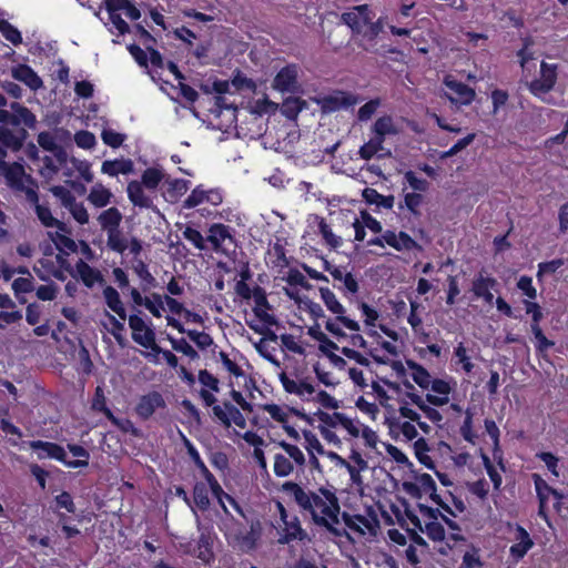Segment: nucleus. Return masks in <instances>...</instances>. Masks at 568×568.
Wrapping results in <instances>:
<instances>
[{
    "label": "nucleus",
    "instance_id": "nucleus-1",
    "mask_svg": "<svg viewBox=\"0 0 568 568\" xmlns=\"http://www.w3.org/2000/svg\"><path fill=\"white\" fill-rule=\"evenodd\" d=\"M286 497L287 503H293L304 516H310L312 521L333 536H343V530L336 525L339 524L341 505L333 487L320 486L315 490L287 480L280 489Z\"/></svg>",
    "mask_w": 568,
    "mask_h": 568
},
{
    "label": "nucleus",
    "instance_id": "nucleus-2",
    "mask_svg": "<svg viewBox=\"0 0 568 568\" xmlns=\"http://www.w3.org/2000/svg\"><path fill=\"white\" fill-rule=\"evenodd\" d=\"M163 179L164 172L162 169L148 168L143 171L140 182L133 180L128 183V199L134 206L156 211V206L153 204L152 199L144 193L143 187L155 190Z\"/></svg>",
    "mask_w": 568,
    "mask_h": 568
},
{
    "label": "nucleus",
    "instance_id": "nucleus-3",
    "mask_svg": "<svg viewBox=\"0 0 568 568\" xmlns=\"http://www.w3.org/2000/svg\"><path fill=\"white\" fill-rule=\"evenodd\" d=\"M558 79V65L556 63H547L541 61L539 77L531 80L527 88L529 92L547 104L552 103V99L547 94L554 90Z\"/></svg>",
    "mask_w": 568,
    "mask_h": 568
},
{
    "label": "nucleus",
    "instance_id": "nucleus-4",
    "mask_svg": "<svg viewBox=\"0 0 568 568\" xmlns=\"http://www.w3.org/2000/svg\"><path fill=\"white\" fill-rule=\"evenodd\" d=\"M29 446L33 450H38V458H52L55 459L69 468H83L87 467L85 460H69L64 448L53 442L44 440H31Z\"/></svg>",
    "mask_w": 568,
    "mask_h": 568
},
{
    "label": "nucleus",
    "instance_id": "nucleus-5",
    "mask_svg": "<svg viewBox=\"0 0 568 568\" xmlns=\"http://www.w3.org/2000/svg\"><path fill=\"white\" fill-rule=\"evenodd\" d=\"M129 326L132 329V339L144 348L151 349L158 355L161 347L155 342V332L152 326L146 325L138 314L129 316Z\"/></svg>",
    "mask_w": 568,
    "mask_h": 568
},
{
    "label": "nucleus",
    "instance_id": "nucleus-6",
    "mask_svg": "<svg viewBox=\"0 0 568 568\" xmlns=\"http://www.w3.org/2000/svg\"><path fill=\"white\" fill-rule=\"evenodd\" d=\"M223 200L224 192L221 187H206L204 184H199L183 201L182 207L190 210L204 203L219 206L222 204Z\"/></svg>",
    "mask_w": 568,
    "mask_h": 568
},
{
    "label": "nucleus",
    "instance_id": "nucleus-7",
    "mask_svg": "<svg viewBox=\"0 0 568 568\" xmlns=\"http://www.w3.org/2000/svg\"><path fill=\"white\" fill-rule=\"evenodd\" d=\"M276 508L280 515V519L284 527L278 538L280 544H290L294 540H304L307 537L306 531L302 528L297 516L288 518L287 510L282 501H276Z\"/></svg>",
    "mask_w": 568,
    "mask_h": 568
},
{
    "label": "nucleus",
    "instance_id": "nucleus-8",
    "mask_svg": "<svg viewBox=\"0 0 568 568\" xmlns=\"http://www.w3.org/2000/svg\"><path fill=\"white\" fill-rule=\"evenodd\" d=\"M10 109L12 112L0 109V123L12 128L20 126L21 124L28 129L36 126L37 118L27 106L19 102H11Z\"/></svg>",
    "mask_w": 568,
    "mask_h": 568
},
{
    "label": "nucleus",
    "instance_id": "nucleus-9",
    "mask_svg": "<svg viewBox=\"0 0 568 568\" xmlns=\"http://www.w3.org/2000/svg\"><path fill=\"white\" fill-rule=\"evenodd\" d=\"M300 68L295 63L283 67L274 77L272 87L281 93H297L301 90L298 83Z\"/></svg>",
    "mask_w": 568,
    "mask_h": 568
},
{
    "label": "nucleus",
    "instance_id": "nucleus-10",
    "mask_svg": "<svg viewBox=\"0 0 568 568\" xmlns=\"http://www.w3.org/2000/svg\"><path fill=\"white\" fill-rule=\"evenodd\" d=\"M27 129L17 126L14 130H11L7 124H0V158H7L8 149L13 152L22 149L28 138Z\"/></svg>",
    "mask_w": 568,
    "mask_h": 568
},
{
    "label": "nucleus",
    "instance_id": "nucleus-11",
    "mask_svg": "<svg viewBox=\"0 0 568 568\" xmlns=\"http://www.w3.org/2000/svg\"><path fill=\"white\" fill-rule=\"evenodd\" d=\"M166 408V402L163 395L158 390L141 395L134 407L136 416L143 420H149L158 409Z\"/></svg>",
    "mask_w": 568,
    "mask_h": 568
},
{
    "label": "nucleus",
    "instance_id": "nucleus-12",
    "mask_svg": "<svg viewBox=\"0 0 568 568\" xmlns=\"http://www.w3.org/2000/svg\"><path fill=\"white\" fill-rule=\"evenodd\" d=\"M0 173L4 176L7 184L13 191L24 189V180L34 183L31 175H27L24 168L19 162L8 163L6 158H0Z\"/></svg>",
    "mask_w": 568,
    "mask_h": 568
},
{
    "label": "nucleus",
    "instance_id": "nucleus-13",
    "mask_svg": "<svg viewBox=\"0 0 568 568\" xmlns=\"http://www.w3.org/2000/svg\"><path fill=\"white\" fill-rule=\"evenodd\" d=\"M444 84L450 91L446 97L453 104L469 105L475 100V90L452 75L445 77Z\"/></svg>",
    "mask_w": 568,
    "mask_h": 568
},
{
    "label": "nucleus",
    "instance_id": "nucleus-14",
    "mask_svg": "<svg viewBox=\"0 0 568 568\" xmlns=\"http://www.w3.org/2000/svg\"><path fill=\"white\" fill-rule=\"evenodd\" d=\"M320 294L327 310L337 316V321H341L343 327L352 332H359L361 327L358 322L345 316L344 306L338 302L335 294L328 287H321Z\"/></svg>",
    "mask_w": 568,
    "mask_h": 568
},
{
    "label": "nucleus",
    "instance_id": "nucleus-15",
    "mask_svg": "<svg viewBox=\"0 0 568 568\" xmlns=\"http://www.w3.org/2000/svg\"><path fill=\"white\" fill-rule=\"evenodd\" d=\"M536 497L538 500V516L549 525V498L552 496V488L539 474H532Z\"/></svg>",
    "mask_w": 568,
    "mask_h": 568
},
{
    "label": "nucleus",
    "instance_id": "nucleus-16",
    "mask_svg": "<svg viewBox=\"0 0 568 568\" xmlns=\"http://www.w3.org/2000/svg\"><path fill=\"white\" fill-rule=\"evenodd\" d=\"M384 240L388 246L397 252L423 251V246L405 231L386 230L384 231Z\"/></svg>",
    "mask_w": 568,
    "mask_h": 568
},
{
    "label": "nucleus",
    "instance_id": "nucleus-17",
    "mask_svg": "<svg viewBox=\"0 0 568 568\" xmlns=\"http://www.w3.org/2000/svg\"><path fill=\"white\" fill-rule=\"evenodd\" d=\"M52 193L62 199V203L69 209L72 217L81 225L89 223V213L82 202H77L75 197L62 186H54Z\"/></svg>",
    "mask_w": 568,
    "mask_h": 568
},
{
    "label": "nucleus",
    "instance_id": "nucleus-18",
    "mask_svg": "<svg viewBox=\"0 0 568 568\" xmlns=\"http://www.w3.org/2000/svg\"><path fill=\"white\" fill-rule=\"evenodd\" d=\"M372 10L368 4L355 6L351 11L342 13L341 20L355 34L363 32V27L369 23Z\"/></svg>",
    "mask_w": 568,
    "mask_h": 568
},
{
    "label": "nucleus",
    "instance_id": "nucleus-19",
    "mask_svg": "<svg viewBox=\"0 0 568 568\" xmlns=\"http://www.w3.org/2000/svg\"><path fill=\"white\" fill-rule=\"evenodd\" d=\"M403 487L407 494L415 498H422L424 494H428L433 499L437 494L436 483L429 474L423 473L415 477V481H405Z\"/></svg>",
    "mask_w": 568,
    "mask_h": 568
},
{
    "label": "nucleus",
    "instance_id": "nucleus-20",
    "mask_svg": "<svg viewBox=\"0 0 568 568\" xmlns=\"http://www.w3.org/2000/svg\"><path fill=\"white\" fill-rule=\"evenodd\" d=\"M322 112L333 113L343 108H348L355 103V99L351 93L344 91H335L333 94L324 95L317 101Z\"/></svg>",
    "mask_w": 568,
    "mask_h": 568
},
{
    "label": "nucleus",
    "instance_id": "nucleus-21",
    "mask_svg": "<svg viewBox=\"0 0 568 568\" xmlns=\"http://www.w3.org/2000/svg\"><path fill=\"white\" fill-rule=\"evenodd\" d=\"M206 241L211 243L212 248L215 252L223 253H226V251L222 247L225 241L235 244V237L232 234V229L223 223H213L212 225H210Z\"/></svg>",
    "mask_w": 568,
    "mask_h": 568
},
{
    "label": "nucleus",
    "instance_id": "nucleus-22",
    "mask_svg": "<svg viewBox=\"0 0 568 568\" xmlns=\"http://www.w3.org/2000/svg\"><path fill=\"white\" fill-rule=\"evenodd\" d=\"M498 282L493 276H485L484 271H480L471 283V292L477 298H483L486 303L491 304L494 295L491 290H495Z\"/></svg>",
    "mask_w": 568,
    "mask_h": 568
},
{
    "label": "nucleus",
    "instance_id": "nucleus-23",
    "mask_svg": "<svg viewBox=\"0 0 568 568\" xmlns=\"http://www.w3.org/2000/svg\"><path fill=\"white\" fill-rule=\"evenodd\" d=\"M261 537L260 521L252 523L250 530L246 532H239L234 536V546L244 554H248L256 549L257 541Z\"/></svg>",
    "mask_w": 568,
    "mask_h": 568
},
{
    "label": "nucleus",
    "instance_id": "nucleus-24",
    "mask_svg": "<svg viewBox=\"0 0 568 568\" xmlns=\"http://www.w3.org/2000/svg\"><path fill=\"white\" fill-rule=\"evenodd\" d=\"M71 275L78 277L88 288H92L97 283L102 284L104 282L102 273L82 258L75 263V272H72Z\"/></svg>",
    "mask_w": 568,
    "mask_h": 568
},
{
    "label": "nucleus",
    "instance_id": "nucleus-25",
    "mask_svg": "<svg viewBox=\"0 0 568 568\" xmlns=\"http://www.w3.org/2000/svg\"><path fill=\"white\" fill-rule=\"evenodd\" d=\"M199 529L200 536L196 541V557L205 564H211L214 559V532L212 528Z\"/></svg>",
    "mask_w": 568,
    "mask_h": 568
},
{
    "label": "nucleus",
    "instance_id": "nucleus-26",
    "mask_svg": "<svg viewBox=\"0 0 568 568\" xmlns=\"http://www.w3.org/2000/svg\"><path fill=\"white\" fill-rule=\"evenodd\" d=\"M12 78L24 83L29 89L37 91L43 87L42 79L28 64L21 63L12 68Z\"/></svg>",
    "mask_w": 568,
    "mask_h": 568
},
{
    "label": "nucleus",
    "instance_id": "nucleus-27",
    "mask_svg": "<svg viewBox=\"0 0 568 568\" xmlns=\"http://www.w3.org/2000/svg\"><path fill=\"white\" fill-rule=\"evenodd\" d=\"M516 540L518 542L510 546L509 554L515 560H520L532 548L534 541L529 532L520 525H516Z\"/></svg>",
    "mask_w": 568,
    "mask_h": 568
},
{
    "label": "nucleus",
    "instance_id": "nucleus-28",
    "mask_svg": "<svg viewBox=\"0 0 568 568\" xmlns=\"http://www.w3.org/2000/svg\"><path fill=\"white\" fill-rule=\"evenodd\" d=\"M211 500L206 484L196 481L193 486V496L191 499V510L199 518L196 510L206 511L210 508Z\"/></svg>",
    "mask_w": 568,
    "mask_h": 568
},
{
    "label": "nucleus",
    "instance_id": "nucleus-29",
    "mask_svg": "<svg viewBox=\"0 0 568 568\" xmlns=\"http://www.w3.org/2000/svg\"><path fill=\"white\" fill-rule=\"evenodd\" d=\"M213 415L225 427H230L232 423L240 428L246 427V419L237 407L231 409V413L227 414L222 406H213Z\"/></svg>",
    "mask_w": 568,
    "mask_h": 568
},
{
    "label": "nucleus",
    "instance_id": "nucleus-30",
    "mask_svg": "<svg viewBox=\"0 0 568 568\" xmlns=\"http://www.w3.org/2000/svg\"><path fill=\"white\" fill-rule=\"evenodd\" d=\"M113 194L102 183H95L88 194L87 200L97 209H102L112 202Z\"/></svg>",
    "mask_w": 568,
    "mask_h": 568
},
{
    "label": "nucleus",
    "instance_id": "nucleus-31",
    "mask_svg": "<svg viewBox=\"0 0 568 568\" xmlns=\"http://www.w3.org/2000/svg\"><path fill=\"white\" fill-rule=\"evenodd\" d=\"M372 133L374 138L384 143L387 135H395L398 133V130L390 115H383L374 122Z\"/></svg>",
    "mask_w": 568,
    "mask_h": 568
},
{
    "label": "nucleus",
    "instance_id": "nucleus-32",
    "mask_svg": "<svg viewBox=\"0 0 568 568\" xmlns=\"http://www.w3.org/2000/svg\"><path fill=\"white\" fill-rule=\"evenodd\" d=\"M412 524L422 532H425L433 541H443L445 539L444 526L438 521H428L425 527L422 526L419 518L416 515L409 516Z\"/></svg>",
    "mask_w": 568,
    "mask_h": 568
},
{
    "label": "nucleus",
    "instance_id": "nucleus-33",
    "mask_svg": "<svg viewBox=\"0 0 568 568\" xmlns=\"http://www.w3.org/2000/svg\"><path fill=\"white\" fill-rule=\"evenodd\" d=\"M123 215L115 206L102 211L97 220L101 229L105 232L121 226Z\"/></svg>",
    "mask_w": 568,
    "mask_h": 568
},
{
    "label": "nucleus",
    "instance_id": "nucleus-34",
    "mask_svg": "<svg viewBox=\"0 0 568 568\" xmlns=\"http://www.w3.org/2000/svg\"><path fill=\"white\" fill-rule=\"evenodd\" d=\"M362 196L367 204H374L386 210H392L395 202L394 195H383L373 187H365Z\"/></svg>",
    "mask_w": 568,
    "mask_h": 568
},
{
    "label": "nucleus",
    "instance_id": "nucleus-35",
    "mask_svg": "<svg viewBox=\"0 0 568 568\" xmlns=\"http://www.w3.org/2000/svg\"><path fill=\"white\" fill-rule=\"evenodd\" d=\"M101 171L110 176L129 174L133 171V162L130 159L106 160L102 163Z\"/></svg>",
    "mask_w": 568,
    "mask_h": 568
},
{
    "label": "nucleus",
    "instance_id": "nucleus-36",
    "mask_svg": "<svg viewBox=\"0 0 568 568\" xmlns=\"http://www.w3.org/2000/svg\"><path fill=\"white\" fill-rule=\"evenodd\" d=\"M103 297L106 306L124 321L128 315L119 292L112 286H106L103 290Z\"/></svg>",
    "mask_w": 568,
    "mask_h": 568
},
{
    "label": "nucleus",
    "instance_id": "nucleus-37",
    "mask_svg": "<svg viewBox=\"0 0 568 568\" xmlns=\"http://www.w3.org/2000/svg\"><path fill=\"white\" fill-rule=\"evenodd\" d=\"M252 297L254 298V302L256 304V307L254 308L255 315L267 324H274L275 323L274 317L272 315H270L268 313H266L265 311L261 310V307L270 306L264 288L256 285L253 288Z\"/></svg>",
    "mask_w": 568,
    "mask_h": 568
},
{
    "label": "nucleus",
    "instance_id": "nucleus-38",
    "mask_svg": "<svg viewBox=\"0 0 568 568\" xmlns=\"http://www.w3.org/2000/svg\"><path fill=\"white\" fill-rule=\"evenodd\" d=\"M37 217L41 222V224L45 227H57L59 231H62L63 233H69V229L67 227L65 223L57 220L52 213L49 206L37 204V207H34Z\"/></svg>",
    "mask_w": 568,
    "mask_h": 568
},
{
    "label": "nucleus",
    "instance_id": "nucleus-39",
    "mask_svg": "<svg viewBox=\"0 0 568 568\" xmlns=\"http://www.w3.org/2000/svg\"><path fill=\"white\" fill-rule=\"evenodd\" d=\"M484 425H485V429H486L488 436L493 440L494 457L498 458V465L500 466L501 470H505V465L503 462L500 443H499L500 430L494 419L486 418L484 420Z\"/></svg>",
    "mask_w": 568,
    "mask_h": 568
},
{
    "label": "nucleus",
    "instance_id": "nucleus-40",
    "mask_svg": "<svg viewBox=\"0 0 568 568\" xmlns=\"http://www.w3.org/2000/svg\"><path fill=\"white\" fill-rule=\"evenodd\" d=\"M307 106L305 100L298 97H288L283 100L281 105L282 114L288 120H295L298 113Z\"/></svg>",
    "mask_w": 568,
    "mask_h": 568
},
{
    "label": "nucleus",
    "instance_id": "nucleus-41",
    "mask_svg": "<svg viewBox=\"0 0 568 568\" xmlns=\"http://www.w3.org/2000/svg\"><path fill=\"white\" fill-rule=\"evenodd\" d=\"M61 232L62 231L49 233V236L55 245V248L65 255H69L70 253H75L78 251V245L75 241Z\"/></svg>",
    "mask_w": 568,
    "mask_h": 568
},
{
    "label": "nucleus",
    "instance_id": "nucleus-42",
    "mask_svg": "<svg viewBox=\"0 0 568 568\" xmlns=\"http://www.w3.org/2000/svg\"><path fill=\"white\" fill-rule=\"evenodd\" d=\"M407 366L412 371L413 381L420 388L428 389L433 379L430 373L423 365L414 361H407Z\"/></svg>",
    "mask_w": 568,
    "mask_h": 568
},
{
    "label": "nucleus",
    "instance_id": "nucleus-43",
    "mask_svg": "<svg viewBox=\"0 0 568 568\" xmlns=\"http://www.w3.org/2000/svg\"><path fill=\"white\" fill-rule=\"evenodd\" d=\"M190 187V181L184 179H173L168 181L166 195L168 200L172 203L176 202L184 195Z\"/></svg>",
    "mask_w": 568,
    "mask_h": 568
},
{
    "label": "nucleus",
    "instance_id": "nucleus-44",
    "mask_svg": "<svg viewBox=\"0 0 568 568\" xmlns=\"http://www.w3.org/2000/svg\"><path fill=\"white\" fill-rule=\"evenodd\" d=\"M106 245L108 247L119 254H123L128 248V241L124 237L120 227L110 230L106 232Z\"/></svg>",
    "mask_w": 568,
    "mask_h": 568
},
{
    "label": "nucleus",
    "instance_id": "nucleus-45",
    "mask_svg": "<svg viewBox=\"0 0 568 568\" xmlns=\"http://www.w3.org/2000/svg\"><path fill=\"white\" fill-rule=\"evenodd\" d=\"M530 328L536 338V353L540 356H545V354L555 345V343L546 337L540 325H530Z\"/></svg>",
    "mask_w": 568,
    "mask_h": 568
},
{
    "label": "nucleus",
    "instance_id": "nucleus-46",
    "mask_svg": "<svg viewBox=\"0 0 568 568\" xmlns=\"http://www.w3.org/2000/svg\"><path fill=\"white\" fill-rule=\"evenodd\" d=\"M473 418L474 413L471 409L467 408L465 410V418L463 424L460 425L459 433L464 440L467 443L475 445L476 439L478 438L477 434L473 430Z\"/></svg>",
    "mask_w": 568,
    "mask_h": 568
},
{
    "label": "nucleus",
    "instance_id": "nucleus-47",
    "mask_svg": "<svg viewBox=\"0 0 568 568\" xmlns=\"http://www.w3.org/2000/svg\"><path fill=\"white\" fill-rule=\"evenodd\" d=\"M273 470L277 477H287L294 470L293 462L283 454H275Z\"/></svg>",
    "mask_w": 568,
    "mask_h": 568
},
{
    "label": "nucleus",
    "instance_id": "nucleus-48",
    "mask_svg": "<svg viewBox=\"0 0 568 568\" xmlns=\"http://www.w3.org/2000/svg\"><path fill=\"white\" fill-rule=\"evenodd\" d=\"M383 149L384 143L381 140H377L376 138L372 136L366 143H364L359 148L358 154L361 159L368 161L373 159Z\"/></svg>",
    "mask_w": 568,
    "mask_h": 568
},
{
    "label": "nucleus",
    "instance_id": "nucleus-49",
    "mask_svg": "<svg viewBox=\"0 0 568 568\" xmlns=\"http://www.w3.org/2000/svg\"><path fill=\"white\" fill-rule=\"evenodd\" d=\"M318 231L325 243L331 248H338L342 245V239L333 233L331 226L326 223L324 217L320 219Z\"/></svg>",
    "mask_w": 568,
    "mask_h": 568
},
{
    "label": "nucleus",
    "instance_id": "nucleus-50",
    "mask_svg": "<svg viewBox=\"0 0 568 568\" xmlns=\"http://www.w3.org/2000/svg\"><path fill=\"white\" fill-rule=\"evenodd\" d=\"M168 341L170 342L172 348L175 352H180L183 355L187 356L190 359H197L199 353L186 342L185 338H175L171 335H168Z\"/></svg>",
    "mask_w": 568,
    "mask_h": 568
},
{
    "label": "nucleus",
    "instance_id": "nucleus-51",
    "mask_svg": "<svg viewBox=\"0 0 568 568\" xmlns=\"http://www.w3.org/2000/svg\"><path fill=\"white\" fill-rule=\"evenodd\" d=\"M186 448H187V454H189L190 458L194 463L195 467L199 469L201 476L205 480H209L211 477H213L214 475L206 467L205 463L203 462V459L200 456V453L190 442H187Z\"/></svg>",
    "mask_w": 568,
    "mask_h": 568
},
{
    "label": "nucleus",
    "instance_id": "nucleus-52",
    "mask_svg": "<svg viewBox=\"0 0 568 568\" xmlns=\"http://www.w3.org/2000/svg\"><path fill=\"white\" fill-rule=\"evenodd\" d=\"M315 415L320 422V426L328 427V429H338L343 417V413L338 412H334L331 414L323 410H318Z\"/></svg>",
    "mask_w": 568,
    "mask_h": 568
},
{
    "label": "nucleus",
    "instance_id": "nucleus-53",
    "mask_svg": "<svg viewBox=\"0 0 568 568\" xmlns=\"http://www.w3.org/2000/svg\"><path fill=\"white\" fill-rule=\"evenodd\" d=\"M0 32L4 39L11 42L13 45H19L22 43L21 32L4 19L0 21Z\"/></svg>",
    "mask_w": 568,
    "mask_h": 568
},
{
    "label": "nucleus",
    "instance_id": "nucleus-54",
    "mask_svg": "<svg viewBox=\"0 0 568 568\" xmlns=\"http://www.w3.org/2000/svg\"><path fill=\"white\" fill-rule=\"evenodd\" d=\"M424 201V196L417 192L406 193L404 196V205L400 204L399 209L406 207L414 216H419V206Z\"/></svg>",
    "mask_w": 568,
    "mask_h": 568
},
{
    "label": "nucleus",
    "instance_id": "nucleus-55",
    "mask_svg": "<svg viewBox=\"0 0 568 568\" xmlns=\"http://www.w3.org/2000/svg\"><path fill=\"white\" fill-rule=\"evenodd\" d=\"M105 315L111 324V335L114 337V339L120 346H125L126 339L123 336V332L125 331L124 323L108 312L105 313Z\"/></svg>",
    "mask_w": 568,
    "mask_h": 568
},
{
    "label": "nucleus",
    "instance_id": "nucleus-56",
    "mask_svg": "<svg viewBox=\"0 0 568 568\" xmlns=\"http://www.w3.org/2000/svg\"><path fill=\"white\" fill-rule=\"evenodd\" d=\"M278 446L288 455L287 458L292 459L298 467H303L305 465L304 453L300 449L298 446L290 444L285 440L278 442Z\"/></svg>",
    "mask_w": 568,
    "mask_h": 568
},
{
    "label": "nucleus",
    "instance_id": "nucleus-57",
    "mask_svg": "<svg viewBox=\"0 0 568 568\" xmlns=\"http://www.w3.org/2000/svg\"><path fill=\"white\" fill-rule=\"evenodd\" d=\"M206 484L212 493V495L217 499L221 508L223 509L224 514L226 516H231L225 503H224V499L225 497L227 496V493H225L222 488V486L220 485V483L217 481V479L215 478V476L211 477L209 480H206Z\"/></svg>",
    "mask_w": 568,
    "mask_h": 568
},
{
    "label": "nucleus",
    "instance_id": "nucleus-58",
    "mask_svg": "<svg viewBox=\"0 0 568 568\" xmlns=\"http://www.w3.org/2000/svg\"><path fill=\"white\" fill-rule=\"evenodd\" d=\"M303 437L305 440V449L307 450L308 455H312L315 453L318 455L325 454L324 447L322 446L317 436L313 432L306 430V429L303 430Z\"/></svg>",
    "mask_w": 568,
    "mask_h": 568
},
{
    "label": "nucleus",
    "instance_id": "nucleus-59",
    "mask_svg": "<svg viewBox=\"0 0 568 568\" xmlns=\"http://www.w3.org/2000/svg\"><path fill=\"white\" fill-rule=\"evenodd\" d=\"M536 458L541 460L551 475L559 477V458L550 452H539L536 454Z\"/></svg>",
    "mask_w": 568,
    "mask_h": 568
},
{
    "label": "nucleus",
    "instance_id": "nucleus-60",
    "mask_svg": "<svg viewBox=\"0 0 568 568\" xmlns=\"http://www.w3.org/2000/svg\"><path fill=\"white\" fill-rule=\"evenodd\" d=\"M101 139L104 144L113 149H118L125 140V135L112 129H104L101 133Z\"/></svg>",
    "mask_w": 568,
    "mask_h": 568
},
{
    "label": "nucleus",
    "instance_id": "nucleus-61",
    "mask_svg": "<svg viewBox=\"0 0 568 568\" xmlns=\"http://www.w3.org/2000/svg\"><path fill=\"white\" fill-rule=\"evenodd\" d=\"M231 83L237 91H241V90L254 91L256 89L255 82L251 78H247L240 70L235 71Z\"/></svg>",
    "mask_w": 568,
    "mask_h": 568
},
{
    "label": "nucleus",
    "instance_id": "nucleus-62",
    "mask_svg": "<svg viewBox=\"0 0 568 568\" xmlns=\"http://www.w3.org/2000/svg\"><path fill=\"white\" fill-rule=\"evenodd\" d=\"M404 179L417 193L426 192L429 189V182L425 179L418 178L412 170L405 172Z\"/></svg>",
    "mask_w": 568,
    "mask_h": 568
},
{
    "label": "nucleus",
    "instance_id": "nucleus-63",
    "mask_svg": "<svg viewBox=\"0 0 568 568\" xmlns=\"http://www.w3.org/2000/svg\"><path fill=\"white\" fill-rule=\"evenodd\" d=\"M39 145L49 152L57 153V151L62 152L61 148L58 145L55 138L52 133L48 131L40 132L37 139Z\"/></svg>",
    "mask_w": 568,
    "mask_h": 568
},
{
    "label": "nucleus",
    "instance_id": "nucleus-64",
    "mask_svg": "<svg viewBox=\"0 0 568 568\" xmlns=\"http://www.w3.org/2000/svg\"><path fill=\"white\" fill-rule=\"evenodd\" d=\"M285 281L290 286H295V287L298 286V287H302L305 290L311 288V284L308 283L306 277L303 275V273L300 272L297 268H291L287 272Z\"/></svg>",
    "mask_w": 568,
    "mask_h": 568
}]
</instances>
